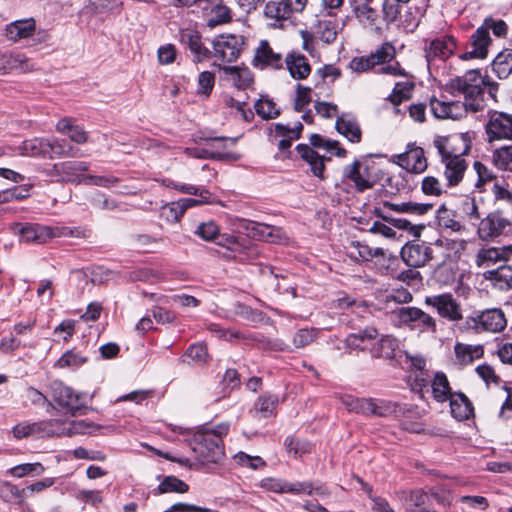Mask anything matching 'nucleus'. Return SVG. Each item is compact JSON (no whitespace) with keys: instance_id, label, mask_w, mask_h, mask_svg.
I'll list each match as a JSON object with an SVG mask.
<instances>
[{"instance_id":"f257e3e1","label":"nucleus","mask_w":512,"mask_h":512,"mask_svg":"<svg viewBox=\"0 0 512 512\" xmlns=\"http://www.w3.org/2000/svg\"><path fill=\"white\" fill-rule=\"evenodd\" d=\"M451 87L464 95L465 106L471 112H478L485 106V92L496 98L498 84L483 77L478 70H469L462 77L451 80Z\"/></svg>"},{"instance_id":"f03ea898","label":"nucleus","mask_w":512,"mask_h":512,"mask_svg":"<svg viewBox=\"0 0 512 512\" xmlns=\"http://www.w3.org/2000/svg\"><path fill=\"white\" fill-rule=\"evenodd\" d=\"M229 431L228 423H220L213 428L205 427L193 438L192 450L202 464H218L225 457L223 437Z\"/></svg>"},{"instance_id":"7ed1b4c3","label":"nucleus","mask_w":512,"mask_h":512,"mask_svg":"<svg viewBox=\"0 0 512 512\" xmlns=\"http://www.w3.org/2000/svg\"><path fill=\"white\" fill-rule=\"evenodd\" d=\"M433 145L441 157V162L445 165L444 176L448 185L450 187L457 186L462 181L467 169V162L462 157L463 153H456L447 137H435Z\"/></svg>"},{"instance_id":"20e7f679","label":"nucleus","mask_w":512,"mask_h":512,"mask_svg":"<svg viewBox=\"0 0 512 512\" xmlns=\"http://www.w3.org/2000/svg\"><path fill=\"white\" fill-rule=\"evenodd\" d=\"M14 234L26 243L43 244L60 236L74 235L68 227H49L38 223H15L12 226Z\"/></svg>"},{"instance_id":"39448f33","label":"nucleus","mask_w":512,"mask_h":512,"mask_svg":"<svg viewBox=\"0 0 512 512\" xmlns=\"http://www.w3.org/2000/svg\"><path fill=\"white\" fill-rule=\"evenodd\" d=\"M19 154L28 157H49L54 156H76L73 148L65 149L64 145L57 138H33L25 140L18 147Z\"/></svg>"},{"instance_id":"423d86ee","label":"nucleus","mask_w":512,"mask_h":512,"mask_svg":"<svg viewBox=\"0 0 512 512\" xmlns=\"http://www.w3.org/2000/svg\"><path fill=\"white\" fill-rule=\"evenodd\" d=\"M341 401L348 411L365 416L386 417L395 411L393 404L385 400L345 395Z\"/></svg>"},{"instance_id":"0eeeda50","label":"nucleus","mask_w":512,"mask_h":512,"mask_svg":"<svg viewBox=\"0 0 512 512\" xmlns=\"http://www.w3.org/2000/svg\"><path fill=\"white\" fill-rule=\"evenodd\" d=\"M51 398L65 413L75 416L86 408V403L81 394L60 381L51 384Z\"/></svg>"},{"instance_id":"6e6552de","label":"nucleus","mask_w":512,"mask_h":512,"mask_svg":"<svg viewBox=\"0 0 512 512\" xmlns=\"http://www.w3.org/2000/svg\"><path fill=\"white\" fill-rule=\"evenodd\" d=\"M244 45L242 36L227 34L218 35L212 41V56L224 63H231L238 59Z\"/></svg>"},{"instance_id":"1a4fd4ad","label":"nucleus","mask_w":512,"mask_h":512,"mask_svg":"<svg viewBox=\"0 0 512 512\" xmlns=\"http://www.w3.org/2000/svg\"><path fill=\"white\" fill-rule=\"evenodd\" d=\"M506 324L507 321L504 313L496 308L484 310L478 315L466 319L467 327L477 333L482 331L500 332L506 327Z\"/></svg>"},{"instance_id":"9d476101","label":"nucleus","mask_w":512,"mask_h":512,"mask_svg":"<svg viewBox=\"0 0 512 512\" xmlns=\"http://www.w3.org/2000/svg\"><path fill=\"white\" fill-rule=\"evenodd\" d=\"M88 170V163L83 161H65L54 164L48 171V175L56 177L58 181L72 182L75 184L87 183V175L83 172Z\"/></svg>"},{"instance_id":"9b49d317","label":"nucleus","mask_w":512,"mask_h":512,"mask_svg":"<svg viewBox=\"0 0 512 512\" xmlns=\"http://www.w3.org/2000/svg\"><path fill=\"white\" fill-rule=\"evenodd\" d=\"M485 128L489 142L512 139V114L500 111L490 112Z\"/></svg>"},{"instance_id":"f8f14e48","label":"nucleus","mask_w":512,"mask_h":512,"mask_svg":"<svg viewBox=\"0 0 512 512\" xmlns=\"http://www.w3.org/2000/svg\"><path fill=\"white\" fill-rule=\"evenodd\" d=\"M394 162L414 174H421L428 167L424 149L415 143H409L405 152L395 155Z\"/></svg>"},{"instance_id":"ddd939ff","label":"nucleus","mask_w":512,"mask_h":512,"mask_svg":"<svg viewBox=\"0 0 512 512\" xmlns=\"http://www.w3.org/2000/svg\"><path fill=\"white\" fill-rule=\"evenodd\" d=\"M169 187H172L182 193L196 195L199 198H183L178 200V204L176 205L179 213H185L191 207L200 206L204 204L211 203V192L208 189L203 187H197L194 185H186V184H177L173 181L169 180L166 184Z\"/></svg>"},{"instance_id":"4468645a","label":"nucleus","mask_w":512,"mask_h":512,"mask_svg":"<svg viewBox=\"0 0 512 512\" xmlns=\"http://www.w3.org/2000/svg\"><path fill=\"white\" fill-rule=\"evenodd\" d=\"M425 303L436 308L441 317L447 318L450 321L462 319L461 307L451 294L427 297Z\"/></svg>"},{"instance_id":"2eb2a0df","label":"nucleus","mask_w":512,"mask_h":512,"mask_svg":"<svg viewBox=\"0 0 512 512\" xmlns=\"http://www.w3.org/2000/svg\"><path fill=\"white\" fill-rule=\"evenodd\" d=\"M201 10L209 28L225 25L232 21V11L222 1L213 0L211 3H205Z\"/></svg>"},{"instance_id":"dca6fc26","label":"nucleus","mask_w":512,"mask_h":512,"mask_svg":"<svg viewBox=\"0 0 512 512\" xmlns=\"http://www.w3.org/2000/svg\"><path fill=\"white\" fill-rule=\"evenodd\" d=\"M352 10L357 20L365 27H378L380 14L375 0H350Z\"/></svg>"},{"instance_id":"f3484780","label":"nucleus","mask_w":512,"mask_h":512,"mask_svg":"<svg viewBox=\"0 0 512 512\" xmlns=\"http://www.w3.org/2000/svg\"><path fill=\"white\" fill-rule=\"evenodd\" d=\"M252 65L258 69H281L283 68L282 55L271 48L267 40H262L255 50Z\"/></svg>"},{"instance_id":"a211bd4d","label":"nucleus","mask_w":512,"mask_h":512,"mask_svg":"<svg viewBox=\"0 0 512 512\" xmlns=\"http://www.w3.org/2000/svg\"><path fill=\"white\" fill-rule=\"evenodd\" d=\"M470 42L471 49L464 52L461 58L464 60L473 58L485 59L488 55V47L491 42L489 33L480 26L472 34Z\"/></svg>"},{"instance_id":"6ab92c4d","label":"nucleus","mask_w":512,"mask_h":512,"mask_svg":"<svg viewBox=\"0 0 512 512\" xmlns=\"http://www.w3.org/2000/svg\"><path fill=\"white\" fill-rule=\"evenodd\" d=\"M2 74L13 71L29 72L35 69L34 62L20 52H4L2 53Z\"/></svg>"},{"instance_id":"aec40b11","label":"nucleus","mask_w":512,"mask_h":512,"mask_svg":"<svg viewBox=\"0 0 512 512\" xmlns=\"http://www.w3.org/2000/svg\"><path fill=\"white\" fill-rule=\"evenodd\" d=\"M180 40L194 55V62L199 63L212 56L211 51L202 43L201 35L198 32L184 30L181 32Z\"/></svg>"},{"instance_id":"412c9836","label":"nucleus","mask_w":512,"mask_h":512,"mask_svg":"<svg viewBox=\"0 0 512 512\" xmlns=\"http://www.w3.org/2000/svg\"><path fill=\"white\" fill-rule=\"evenodd\" d=\"M36 29V23L33 18L21 19L11 22L5 27V35L8 40L18 42L22 39L31 37Z\"/></svg>"},{"instance_id":"4be33fe9","label":"nucleus","mask_w":512,"mask_h":512,"mask_svg":"<svg viewBox=\"0 0 512 512\" xmlns=\"http://www.w3.org/2000/svg\"><path fill=\"white\" fill-rule=\"evenodd\" d=\"M455 47V41L450 36L434 39L425 48L426 58L429 62L435 58L444 60L452 55Z\"/></svg>"},{"instance_id":"5701e85b","label":"nucleus","mask_w":512,"mask_h":512,"mask_svg":"<svg viewBox=\"0 0 512 512\" xmlns=\"http://www.w3.org/2000/svg\"><path fill=\"white\" fill-rule=\"evenodd\" d=\"M339 31L336 15L321 14L318 16L315 26V33L325 43H332L335 41Z\"/></svg>"},{"instance_id":"b1692460","label":"nucleus","mask_w":512,"mask_h":512,"mask_svg":"<svg viewBox=\"0 0 512 512\" xmlns=\"http://www.w3.org/2000/svg\"><path fill=\"white\" fill-rule=\"evenodd\" d=\"M486 280L500 290L512 289V265H500L499 267L487 270L483 274Z\"/></svg>"},{"instance_id":"393cba45","label":"nucleus","mask_w":512,"mask_h":512,"mask_svg":"<svg viewBox=\"0 0 512 512\" xmlns=\"http://www.w3.org/2000/svg\"><path fill=\"white\" fill-rule=\"evenodd\" d=\"M217 66L223 72L225 79L239 89L246 88L252 83L253 79L251 73L246 68H240L238 66H225L221 64Z\"/></svg>"},{"instance_id":"a878e982","label":"nucleus","mask_w":512,"mask_h":512,"mask_svg":"<svg viewBox=\"0 0 512 512\" xmlns=\"http://www.w3.org/2000/svg\"><path fill=\"white\" fill-rule=\"evenodd\" d=\"M508 224L509 222L499 215L490 214L480 222L478 233L482 239L492 238L498 236Z\"/></svg>"},{"instance_id":"bb28decb","label":"nucleus","mask_w":512,"mask_h":512,"mask_svg":"<svg viewBox=\"0 0 512 512\" xmlns=\"http://www.w3.org/2000/svg\"><path fill=\"white\" fill-rule=\"evenodd\" d=\"M302 129L303 125L300 122H298L293 128L281 123L274 124L275 137H281L278 143L279 150H288L292 145V141L300 138Z\"/></svg>"},{"instance_id":"cd10ccee","label":"nucleus","mask_w":512,"mask_h":512,"mask_svg":"<svg viewBox=\"0 0 512 512\" xmlns=\"http://www.w3.org/2000/svg\"><path fill=\"white\" fill-rule=\"evenodd\" d=\"M451 415L458 421L469 419L474 414V408L471 401L463 393H454L449 399Z\"/></svg>"},{"instance_id":"c85d7f7f","label":"nucleus","mask_w":512,"mask_h":512,"mask_svg":"<svg viewBox=\"0 0 512 512\" xmlns=\"http://www.w3.org/2000/svg\"><path fill=\"white\" fill-rule=\"evenodd\" d=\"M396 56V51L390 43H383L373 53L368 56H363L364 61L367 63L368 70L379 68L380 64L393 61Z\"/></svg>"},{"instance_id":"c756f323","label":"nucleus","mask_w":512,"mask_h":512,"mask_svg":"<svg viewBox=\"0 0 512 512\" xmlns=\"http://www.w3.org/2000/svg\"><path fill=\"white\" fill-rule=\"evenodd\" d=\"M297 152L310 166L314 176L320 179L324 178V157L320 156L311 147L306 144H299L296 147Z\"/></svg>"},{"instance_id":"7c9ffc66","label":"nucleus","mask_w":512,"mask_h":512,"mask_svg":"<svg viewBox=\"0 0 512 512\" xmlns=\"http://www.w3.org/2000/svg\"><path fill=\"white\" fill-rule=\"evenodd\" d=\"M285 64L294 79H305L311 72L308 60L304 55L299 53L287 55Z\"/></svg>"},{"instance_id":"2f4dec72","label":"nucleus","mask_w":512,"mask_h":512,"mask_svg":"<svg viewBox=\"0 0 512 512\" xmlns=\"http://www.w3.org/2000/svg\"><path fill=\"white\" fill-rule=\"evenodd\" d=\"M56 130L61 133L67 135L71 141L77 144H83L87 141V133L81 127L74 123L72 118H62L56 124Z\"/></svg>"},{"instance_id":"473e14b6","label":"nucleus","mask_w":512,"mask_h":512,"mask_svg":"<svg viewBox=\"0 0 512 512\" xmlns=\"http://www.w3.org/2000/svg\"><path fill=\"white\" fill-rule=\"evenodd\" d=\"M216 243L234 253H246L251 250L252 243L248 238L236 237L230 234L217 235Z\"/></svg>"},{"instance_id":"72a5a7b5","label":"nucleus","mask_w":512,"mask_h":512,"mask_svg":"<svg viewBox=\"0 0 512 512\" xmlns=\"http://www.w3.org/2000/svg\"><path fill=\"white\" fill-rule=\"evenodd\" d=\"M336 129L352 143H358L361 140L362 133L357 121L348 115L338 117Z\"/></svg>"},{"instance_id":"f704fd0d","label":"nucleus","mask_w":512,"mask_h":512,"mask_svg":"<svg viewBox=\"0 0 512 512\" xmlns=\"http://www.w3.org/2000/svg\"><path fill=\"white\" fill-rule=\"evenodd\" d=\"M235 225L240 231L245 232L248 238L260 241H265L267 230H271L268 224L242 218L235 219Z\"/></svg>"},{"instance_id":"c9c22d12","label":"nucleus","mask_w":512,"mask_h":512,"mask_svg":"<svg viewBox=\"0 0 512 512\" xmlns=\"http://www.w3.org/2000/svg\"><path fill=\"white\" fill-rule=\"evenodd\" d=\"M432 396L437 402H445L450 399L454 393L451 392L449 380L444 372H436L431 380Z\"/></svg>"},{"instance_id":"e433bc0d","label":"nucleus","mask_w":512,"mask_h":512,"mask_svg":"<svg viewBox=\"0 0 512 512\" xmlns=\"http://www.w3.org/2000/svg\"><path fill=\"white\" fill-rule=\"evenodd\" d=\"M454 353L460 365H468L474 360L481 358L484 350L481 345H469L457 342L454 346Z\"/></svg>"},{"instance_id":"4c0bfd02","label":"nucleus","mask_w":512,"mask_h":512,"mask_svg":"<svg viewBox=\"0 0 512 512\" xmlns=\"http://www.w3.org/2000/svg\"><path fill=\"white\" fill-rule=\"evenodd\" d=\"M377 335L378 332L376 328L366 327L363 331L348 335L345 343L348 348L365 350L369 347V344L377 337Z\"/></svg>"},{"instance_id":"58836bf2","label":"nucleus","mask_w":512,"mask_h":512,"mask_svg":"<svg viewBox=\"0 0 512 512\" xmlns=\"http://www.w3.org/2000/svg\"><path fill=\"white\" fill-rule=\"evenodd\" d=\"M457 273L458 265L455 258H447L435 268L433 274L437 282L447 285L455 281Z\"/></svg>"},{"instance_id":"ea45409f","label":"nucleus","mask_w":512,"mask_h":512,"mask_svg":"<svg viewBox=\"0 0 512 512\" xmlns=\"http://www.w3.org/2000/svg\"><path fill=\"white\" fill-rule=\"evenodd\" d=\"M397 496L406 505L407 512L413 511V508H421L429 501V495L422 489L403 490L397 492Z\"/></svg>"},{"instance_id":"a19ab883","label":"nucleus","mask_w":512,"mask_h":512,"mask_svg":"<svg viewBox=\"0 0 512 512\" xmlns=\"http://www.w3.org/2000/svg\"><path fill=\"white\" fill-rule=\"evenodd\" d=\"M26 489H19L8 481H0V498L6 503L21 505L26 498Z\"/></svg>"},{"instance_id":"79ce46f5","label":"nucleus","mask_w":512,"mask_h":512,"mask_svg":"<svg viewBox=\"0 0 512 512\" xmlns=\"http://www.w3.org/2000/svg\"><path fill=\"white\" fill-rule=\"evenodd\" d=\"M383 207L397 213L423 215L432 209V204L414 202L391 203L389 201H384Z\"/></svg>"},{"instance_id":"37998d69","label":"nucleus","mask_w":512,"mask_h":512,"mask_svg":"<svg viewBox=\"0 0 512 512\" xmlns=\"http://www.w3.org/2000/svg\"><path fill=\"white\" fill-rule=\"evenodd\" d=\"M399 351V341L390 335L383 336L378 341L376 348L373 349L375 356L386 359L395 358Z\"/></svg>"},{"instance_id":"c03bdc74","label":"nucleus","mask_w":512,"mask_h":512,"mask_svg":"<svg viewBox=\"0 0 512 512\" xmlns=\"http://www.w3.org/2000/svg\"><path fill=\"white\" fill-rule=\"evenodd\" d=\"M493 71L498 78L506 79L512 73V49H504L493 60Z\"/></svg>"},{"instance_id":"a18cd8bd","label":"nucleus","mask_w":512,"mask_h":512,"mask_svg":"<svg viewBox=\"0 0 512 512\" xmlns=\"http://www.w3.org/2000/svg\"><path fill=\"white\" fill-rule=\"evenodd\" d=\"M264 15L275 21L287 20L292 13L287 5L286 0L269 1L264 9Z\"/></svg>"},{"instance_id":"49530a36","label":"nucleus","mask_w":512,"mask_h":512,"mask_svg":"<svg viewBox=\"0 0 512 512\" xmlns=\"http://www.w3.org/2000/svg\"><path fill=\"white\" fill-rule=\"evenodd\" d=\"M415 84L413 81L397 82L389 95L388 100L395 106L400 105L403 101L409 100L412 97Z\"/></svg>"},{"instance_id":"de8ad7c7","label":"nucleus","mask_w":512,"mask_h":512,"mask_svg":"<svg viewBox=\"0 0 512 512\" xmlns=\"http://www.w3.org/2000/svg\"><path fill=\"white\" fill-rule=\"evenodd\" d=\"M278 398L273 395H262L254 404L255 413L263 418L274 415Z\"/></svg>"},{"instance_id":"09e8293b","label":"nucleus","mask_w":512,"mask_h":512,"mask_svg":"<svg viewBox=\"0 0 512 512\" xmlns=\"http://www.w3.org/2000/svg\"><path fill=\"white\" fill-rule=\"evenodd\" d=\"M455 213L442 205L437 210V222L441 228L450 229L453 232L461 230L462 225L455 218Z\"/></svg>"},{"instance_id":"8fccbe9b","label":"nucleus","mask_w":512,"mask_h":512,"mask_svg":"<svg viewBox=\"0 0 512 512\" xmlns=\"http://www.w3.org/2000/svg\"><path fill=\"white\" fill-rule=\"evenodd\" d=\"M185 154L192 158H199V159H218V160H224V159H237V157H233L231 153H221L220 151H214L210 150L208 146L204 148H186Z\"/></svg>"},{"instance_id":"3c124183","label":"nucleus","mask_w":512,"mask_h":512,"mask_svg":"<svg viewBox=\"0 0 512 512\" xmlns=\"http://www.w3.org/2000/svg\"><path fill=\"white\" fill-rule=\"evenodd\" d=\"M375 214L382 218L385 222H388L393 227L402 230H409L415 237L420 236V231L424 228L423 226H413L408 220L404 218H393L388 215H385L380 208L375 209Z\"/></svg>"},{"instance_id":"603ef678","label":"nucleus","mask_w":512,"mask_h":512,"mask_svg":"<svg viewBox=\"0 0 512 512\" xmlns=\"http://www.w3.org/2000/svg\"><path fill=\"white\" fill-rule=\"evenodd\" d=\"M207 349L202 344H193L188 347L184 355L182 356V361L187 364H202L207 360Z\"/></svg>"},{"instance_id":"864d4df0","label":"nucleus","mask_w":512,"mask_h":512,"mask_svg":"<svg viewBox=\"0 0 512 512\" xmlns=\"http://www.w3.org/2000/svg\"><path fill=\"white\" fill-rule=\"evenodd\" d=\"M87 362V358L75 350L65 352L55 363L57 368H78Z\"/></svg>"},{"instance_id":"5fc2aeb1","label":"nucleus","mask_w":512,"mask_h":512,"mask_svg":"<svg viewBox=\"0 0 512 512\" xmlns=\"http://www.w3.org/2000/svg\"><path fill=\"white\" fill-rule=\"evenodd\" d=\"M188 489V484L175 476L165 477L158 486V491L160 494L172 492L185 493L188 491Z\"/></svg>"},{"instance_id":"6e6d98bb","label":"nucleus","mask_w":512,"mask_h":512,"mask_svg":"<svg viewBox=\"0 0 512 512\" xmlns=\"http://www.w3.org/2000/svg\"><path fill=\"white\" fill-rule=\"evenodd\" d=\"M45 468L41 463H24L10 468L7 473L16 478H22L27 475L39 476Z\"/></svg>"},{"instance_id":"4d7b16f0","label":"nucleus","mask_w":512,"mask_h":512,"mask_svg":"<svg viewBox=\"0 0 512 512\" xmlns=\"http://www.w3.org/2000/svg\"><path fill=\"white\" fill-rule=\"evenodd\" d=\"M215 85V74L211 71H203L199 74L197 80L196 94L208 98Z\"/></svg>"},{"instance_id":"13d9d810","label":"nucleus","mask_w":512,"mask_h":512,"mask_svg":"<svg viewBox=\"0 0 512 512\" xmlns=\"http://www.w3.org/2000/svg\"><path fill=\"white\" fill-rule=\"evenodd\" d=\"M39 424H46V426H41L40 436H63L66 435L68 423L61 422L60 420H46L40 421Z\"/></svg>"},{"instance_id":"bf43d9fd","label":"nucleus","mask_w":512,"mask_h":512,"mask_svg":"<svg viewBox=\"0 0 512 512\" xmlns=\"http://www.w3.org/2000/svg\"><path fill=\"white\" fill-rule=\"evenodd\" d=\"M493 162L502 170L512 171V145L497 149L493 154Z\"/></svg>"},{"instance_id":"052dcab7","label":"nucleus","mask_w":512,"mask_h":512,"mask_svg":"<svg viewBox=\"0 0 512 512\" xmlns=\"http://www.w3.org/2000/svg\"><path fill=\"white\" fill-rule=\"evenodd\" d=\"M219 231V226L214 221L210 220L199 223L194 230V234L205 241H215L217 235H219Z\"/></svg>"},{"instance_id":"680f3d73","label":"nucleus","mask_w":512,"mask_h":512,"mask_svg":"<svg viewBox=\"0 0 512 512\" xmlns=\"http://www.w3.org/2000/svg\"><path fill=\"white\" fill-rule=\"evenodd\" d=\"M41 426H46V424H39V422H20L13 428V435L17 439H22L25 437L38 435L40 436Z\"/></svg>"},{"instance_id":"e2e57ef3","label":"nucleus","mask_w":512,"mask_h":512,"mask_svg":"<svg viewBox=\"0 0 512 512\" xmlns=\"http://www.w3.org/2000/svg\"><path fill=\"white\" fill-rule=\"evenodd\" d=\"M285 447L287 452L295 458L301 457L311 451V444L309 442L294 437L286 438Z\"/></svg>"},{"instance_id":"0e129e2a","label":"nucleus","mask_w":512,"mask_h":512,"mask_svg":"<svg viewBox=\"0 0 512 512\" xmlns=\"http://www.w3.org/2000/svg\"><path fill=\"white\" fill-rule=\"evenodd\" d=\"M256 113L263 119H274L279 116L280 111L275 107V103L270 99H259L255 105Z\"/></svg>"},{"instance_id":"69168bd1","label":"nucleus","mask_w":512,"mask_h":512,"mask_svg":"<svg viewBox=\"0 0 512 512\" xmlns=\"http://www.w3.org/2000/svg\"><path fill=\"white\" fill-rule=\"evenodd\" d=\"M422 310L416 307H402L395 312L399 324L409 325L411 328L417 322Z\"/></svg>"},{"instance_id":"338daca9","label":"nucleus","mask_w":512,"mask_h":512,"mask_svg":"<svg viewBox=\"0 0 512 512\" xmlns=\"http://www.w3.org/2000/svg\"><path fill=\"white\" fill-rule=\"evenodd\" d=\"M318 330L315 328H303L293 336V344L296 348H303L316 340Z\"/></svg>"},{"instance_id":"774afa93","label":"nucleus","mask_w":512,"mask_h":512,"mask_svg":"<svg viewBox=\"0 0 512 512\" xmlns=\"http://www.w3.org/2000/svg\"><path fill=\"white\" fill-rule=\"evenodd\" d=\"M311 101V88L298 84L296 89V97L294 100V109L297 112H302Z\"/></svg>"}]
</instances>
